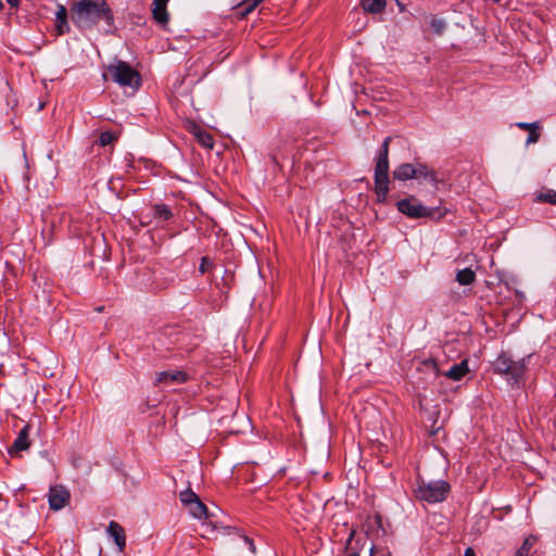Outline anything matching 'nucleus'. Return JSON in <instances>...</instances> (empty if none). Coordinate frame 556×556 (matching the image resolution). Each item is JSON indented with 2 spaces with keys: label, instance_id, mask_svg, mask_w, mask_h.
I'll list each match as a JSON object with an SVG mask.
<instances>
[{
  "label": "nucleus",
  "instance_id": "obj_30",
  "mask_svg": "<svg viewBox=\"0 0 556 556\" xmlns=\"http://www.w3.org/2000/svg\"><path fill=\"white\" fill-rule=\"evenodd\" d=\"M425 365L431 366L434 369L435 374L440 375V371H439V368H438V365H437L435 361L429 359V361L425 362Z\"/></svg>",
  "mask_w": 556,
  "mask_h": 556
},
{
  "label": "nucleus",
  "instance_id": "obj_9",
  "mask_svg": "<svg viewBox=\"0 0 556 556\" xmlns=\"http://www.w3.org/2000/svg\"><path fill=\"white\" fill-rule=\"evenodd\" d=\"M188 380V375L181 370L161 371L156 374V384L184 383Z\"/></svg>",
  "mask_w": 556,
  "mask_h": 556
},
{
  "label": "nucleus",
  "instance_id": "obj_14",
  "mask_svg": "<svg viewBox=\"0 0 556 556\" xmlns=\"http://www.w3.org/2000/svg\"><path fill=\"white\" fill-rule=\"evenodd\" d=\"M416 177L415 165L410 163L400 164L393 170V178L400 181H406Z\"/></svg>",
  "mask_w": 556,
  "mask_h": 556
},
{
  "label": "nucleus",
  "instance_id": "obj_7",
  "mask_svg": "<svg viewBox=\"0 0 556 556\" xmlns=\"http://www.w3.org/2000/svg\"><path fill=\"white\" fill-rule=\"evenodd\" d=\"M71 494L63 485H53L49 490L48 501L52 510L64 508L70 502Z\"/></svg>",
  "mask_w": 556,
  "mask_h": 556
},
{
  "label": "nucleus",
  "instance_id": "obj_19",
  "mask_svg": "<svg viewBox=\"0 0 556 556\" xmlns=\"http://www.w3.org/2000/svg\"><path fill=\"white\" fill-rule=\"evenodd\" d=\"M476 280V273L471 268H464L456 273V281L460 286H469Z\"/></svg>",
  "mask_w": 556,
  "mask_h": 556
},
{
  "label": "nucleus",
  "instance_id": "obj_16",
  "mask_svg": "<svg viewBox=\"0 0 556 556\" xmlns=\"http://www.w3.org/2000/svg\"><path fill=\"white\" fill-rule=\"evenodd\" d=\"M415 172H416L415 178H424L433 184H435L438 181L435 172L425 163L417 162L415 164Z\"/></svg>",
  "mask_w": 556,
  "mask_h": 556
},
{
  "label": "nucleus",
  "instance_id": "obj_17",
  "mask_svg": "<svg viewBox=\"0 0 556 556\" xmlns=\"http://www.w3.org/2000/svg\"><path fill=\"white\" fill-rule=\"evenodd\" d=\"M186 507L188 508L189 513L197 519H206L208 517L207 508L205 504L201 502L200 497Z\"/></svg>",
  "mask_w": 556,
  "mask_h": 556
},
{
  "label": "nucleus",
  "instance_id": "obj_28",
  "mask_svg": "<svg viewBox=\"0 0 556 556\" xmlns=\"http://www.w3.org/2000/svg\"><path fill=\"white\" fill-rule=\"evenodd\" d=\"M212 263L210 262L208 257L206 256H203L201 258V264H200V267H199V270L201 274H205L208 268L211 267Z\"/></svg>",
  "mask_w": 556,
  "mask_h": 556
},
{
  "label": "nucleus",
  "instance_id": "obj_13",
  "mask_svg": "<svg viewBox=\"0 0 556 556\" xmlns=\"http://www.w3.org/2000/svg\"><path fill=\"white\" fill-rule=\"evenodd\" d=\"M469 372L468 361L464 359L458 364L453 365L447 371L443 372L445 377L453 381H459Z\"/></svg>",
  "mask_w": 556,
  "mask_h": 556
},
{
  "label": "nucleus",
  "instance_id": "obj_22",
  "mask_svg": "<svg viewBox=\"0 0 556 556\" xmlns=\"http://www.w3.org/2000/svg\"><path fill=\"white\" fill-rule=\"evenodd\" d=\"M155 216L162 220H167L172 217V212L167 205L159 204L155 206Z\"/></svg>",
  "mask_w": 556,
  "mask_h": 556
},
{
  "label": "nucleus",
  "instance_id": "obj_27",
  "mask_svg": "<svg viewBox=\"0 0 556 556\" xmlns=\"http://www.w3.org/2000/svg\"><path fill=\"white\" fill-rule=\"evenodd\" d=\"M538 129L539 128H534L531 131H529V136H528L527 141H526L527 144H531V143L538 142V140L540 138V132L538 131Z\"/></svg>",
  "mask_w": 556,
  "mask_h": 556
},
{
  "label": "nucleus",
  "instance_id": "obj_33",
  "mask_svg": "<svg viewBox=\"0 0 556 556\" xmlns=\"http://www.w3.org/2000/svg\"><path fill=\"white\" fill-rule=\"evenodd\" d=\"M354 535H355V531H352V532L350 533L349 539H348V542H346V548H349V546L351 545V543H352V540H353Z\"/></svg>",
  "mask_w": 556,
  "mask_h": 556
},
{
  "label": "nucleus",
  "instance_id": "obj_32",
  "mask_svg": "<svg viewBox=\"0 0 556 556\" xmlns=\"http://www.w3.org/2000/svg\"><path fill=\"white\" fill-rule=\"evenodd\" d=\"M7 2L12 7V8H17L20 5V0H7Z\"/></svg>",
  "mask_w": 556,
  "mask_h": 556
},
{
  "label": "nucleus",
  "instance_id": "obj_1",
  "mask_svg": "<svg viewBox=\"0 0 556 556\" xmlns=\"http://www.w3.org/2000/svg\"><path fill=\"white\" fill-rule=\"evenodd\" d=\"M71 18L80 29L91 28L103 18L109 26L114 23L112 10L105 0H78L71 8Z\"/></svg>",
  "mask_w": 556,
  "mask_h": 556
},
{
  "label": "nucleus",
  "instance_id": "obj_31",
  "mask_svg": "<svg viewBox=\"0 0 556 556\" xmlns=\"http://www.w3.org/2000/svg\"><path fill=\"white\" fill-rule=\"evenodd\" d=\"M464 556H476V553L472 547H467L465 549Z\"/></svg>",
  "mask_w": 556,
  "mask_h": 556
},
{
  "label": "nucleus",
  "instance_id": "obj_23",
  "mask_svg": "<svg viewBox=\"0 0 556 556\" xmlns=\"http://www.w3.org/2000/svg\"><path fill=\"white\" fill-rule=\"evenodd\" d=\"M116 135L111 131H103L99 136V144L101 147H106L111 143H113L116 140Z\"/></svg>",
  "mask_w": 556,
  "mask_h": 556
},
{
  "label": "nucleus",
  "instance_id": "obj_24",
  "mask_svg": "<svg viewBox=\"0 0 556 556\" xmlns=\"http://www.w3.org/2000/svg\"><path fill=\"white\" fill-rule=\"evenodd\" d=\"M179 497L185 506H188L190 503L199 498V496L190 489L181 492Z\"/></svg>",
  "mask_w": 556,
  "mask_h": 556
},
{
  "label": "nucleus",
  "instance_id": "obj_20",
  "mask_svg": "<svg viewBox=\"0 0 556 556\" xmlns=\"http://www.w3.org/2000/svg\"><path fill=\"white\" fill-rule=\"evenodd\" d=\"M535 202L549 203L556 205V191L553 189H542L535 194Z\"/></svg>",
  "mask_w": 556,
  "mask_h": 556
},
{
  "label": "nucleus",
  "instance_id": "obj_29",
  "mask_svg": "<svg viewBox=\"0 0 556 556\" xmlns=\"http://www.w3.org/2000/svg\"><path fill=\"white\" fill-rule=\"evenodd\" d=\"M516 126L520 129H523V130H529L531 131L532 129L534 128H539V125L536 123H525V122H520V123H517Z\"/></svg>",
  "mask_w": 556,
  "mask_h": 556
},
{
  "label": "nucleus",
  "instance_id": "obj_25",
  "mask_svg": "<svg viewBox=\"0 0 556 556\" xmlns=\"http://www.w3.org/2000/svg\"><path fill=\"white\" fill-rule=\"evenodd\" d=\"M431 28L433 29V31L438 35H441L443 33V30L445 29V22L441 18H437V17H433L431 20Z\"/></svg>",
  "mask_w": 556,
  "mask_h": 556
},
{
  "label": "nucleus",
  "instance_id": "obj_34",
  "mask_svg": "<svg viewBox=\"0 0 556 556\" xmlns=\"http://www.w3.org/2000/svg\"><path fill=\"white\" fill-rule=\"evenodd\" d=\"M346 556H359V553L357 551H354Z\"/></svg>",
  "mask_w": 556,
  "mask_h": 556
},
{
  "label": "nucleus",
  "instance_id": "obj_21",
  "mask_svg": "<svg viewBox=\"0 0 556 556\" xmlns=\"http://www.w3.org/2000/svg\"><path fill=\"white\" fill-rule=\"evenodd\" d=\"M536 543V538L533 535L528 536L521 546L516 551L515 556H529L531 548Z\"/></svg>",
  "mask_w": 556,
  "mask_h": 556
},
{
  "label": "nucleus",
  "instance_id": "obj_2",
  "mask_svg": "<svg viewBox=\"0 0 556 556\" xmlns=\"http://www.w3.org/2000/svg\"><path fill=\"white\" fill-rule=\"evenodd\" d=\"M103 79H111L123 88H131L138 90L141 86V76L137 70L125 61L116 60L105 66Z\"/></svg>",
  "mask_w": 556,
  "mask_h": 556
},
{
  "label": "nucleus",
  "instance_id": "obj_3",
  "mask_svg": "<svg viewBox=\"0 0 556 556\" xmlns=\"http://www.w3.org/2000/svg\"><path fill=\"white\" fill-rule=\"evenodd\" d=\"M391 140V137L383 140L376 157L374 180L379 202H384L389 193V146Z\"/></svg>",
  "mask_w": 556,
  "mask_h": 556
},
{
  "label": "nucleus",
  "instance_id": "obj_8",
  "mask_svg": "<svg viewBox=\"0 0 556 556\" xmlns=\"http://www.w3.org/2000/svg\"><path fill=\"white\" fill-rule=\"evenodd\" d=\"M186 129L197 138L198 142L203 148H213L214 139L212 135L208 131H206L202 126L198 125L193 121H188L186 124Z\"/></svg>",
  "mask_w": 556,
  "mask_h": 556
},
{
  "label": "nucleus",
  "instance_id": "obj_6",
  "mask_svg": "<svg viewBox=\"0 0 556 556\" xmlns=\"http://www.w3.org/2000/svg\"><path fill=\"white\" fill-rule=\"evenodd\" d=\"M450 484L443 480L420 481L415 490V494L418 500L432 504L443 502L450 493Z\"/></svg>",
  "mask_w": 556,
  "mask_h": 556
},
{
  "label": "nucleus",
  "instance_id": "obj_10",
  "mask_svg": "<svg viewBox=\"0 0 556 556\" xmlns=\"http://www.w3.org/2000/svg\"><path fill=\"white\" fill-rule=\"evenodd\" d=\"M168 1L169 0H153L152 3V16L154 21L162 26H165L169 21V15L166 8Z\"/></svg>",
  "mask_w": 556,
  "mask_h": 556
},
{
  "label": "nucleus",
  "instance_id": "obj_35",
  "mask_svg": "<svg viewBox=\"0 0 556 556\" xmlns=\"http://www.w3.org/2000/svg\"><path fill=\"white\" fill-rule=\"evenodd\" d=\"M374 551H375V547H374V546H371V547H370V556H372V555H374Z\"/></svg>",
  "mask_w": 556,
  "mask_h": 556
},
{
  "label": "nucleus",
  "instance_id": "obj_5",
  "mask_svg": "<svg viewBox=\"0 0 556 556\" xmlns=\"http://www.w3.org/2000/svg\"><path fill=\"white\" fill-rule=\"evenodd\" d=\"M396 207L402 214L409 218L429 217L439 219L442 218L446 213L445 211L442 212L435 207H428L422 205L420 201L414 195L400 200L396 203Z\"/></svg>",
  "mask_w": 556,
  "mask_h": 556
},
{
  "label": "nucleus",
  "instance_id": "obj_36",
  "mask_svg": "<svg viewBox=\"0 0 556 556\" xmlns=\"http://www.w3.org/2000/svg\"><path fill=\"white\" fill-rule=\"evenodd\" d=\"M494 3H500L502 0H492Z\"/></svg>",
  "mask_w": 556,
  "mask_h": 556
},
{
  "label": "nucleus",
  "instance_id": "obj_26",
  "mask_svg": "<svg viewBox=\"0 0 556 556\" xmlns=\"http://www.w3.org/2000/svg\"><path fill=\"white\" fill-rule=\"evenodd\" d=\"M239 540L247 546V548L250 551L252 555L256 553V546L254 545V542L252 539H250L247 535L239 534Z\"/></svg>",
  "mask_w": 556,
  "mask_h": 556
},
{
  "label": "nucleus",
  "instance_id": "obj_15",
  "mask_svg": "<svg viewBox=\"0 0 556 556\" xmlns=\"http://www.w3.org/2000/svg\"><path fill=\"white\" fill-rule=\"evenodd\" d=\"M28 435H29V426L27 425V426L23 427L21 429V431L18 432L16 439L13 442L12 450L17 451V452L26 451L30 445Z\"/></svg>",
  "mask_w": 556,
  "mask_h": 556
},
{
  "label": "nucleus",
  "instance_id": "obj_18",
  "mask_svg": "<svg viewBox=\"0 0 556 556\" xmlns=\"http://www.w3.org/2000/svg\"><path fill=\"white\" fill-rule=\"evenodd\" d=\"M362 8L365 12L379 14L386 9V0H362Z\"/></svg>",
  "mask_w": 556,
  "mask_h": 556
},
{
  "label": "nucleus",
  "instance_id": "obj_11",
  "mask_svg": "<svg viewBox=\"0 0 556 556\" xmlns=\"http://www.w3.org/2000/svg\"><path fill=\"white\" fill-rule=\"evenodd\" d=\"M106 532L114 540L119 552H123L126 547V535L124 528L116 521H111L108 526Z\"/></svg>",
  "mask_w": 556,
  "mask_h": 556
},
{
  "label": "nucleus",
  "instance_id": "obj_12",
  "mask_svg": "<svg viewBox=\"0 0 556 556\" xmlns=\"http://www.w3.org/2000/svg\"><path fill=\"white\" fill-rule=\"evenodd\" d=\"M70 24L67 21V10L63 4L58 5L55 12V30L58 35L70 33Z\"/></svg>",
  "mask_w": 556,
  "mask_h": 556
},
{
  "label": "nucleus",
  "instance_id": "obj_4",
  "mask_svg": "<svg viewBox=\"0 0 556 556\" xmlns=\"http://www.w3.org/2000/svg\"><path fill=\"white\" fill-rule=\"evenodd\" d=\"M529 357L514 361L508 353L502 352L494 362V371L505 376L509 382L518 383L527 369Z\"/></svg>",
  "mask_w": 556,
  "mask_h": 556
}]
</instances>
